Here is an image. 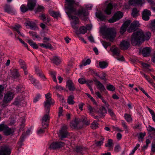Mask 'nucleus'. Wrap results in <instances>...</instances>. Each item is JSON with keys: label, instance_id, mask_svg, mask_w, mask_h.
I'll list each match as a JSON object with an SVG mask.
<instances>
[{"label": "nucleus", "instance_id": "f257e3e1", "mask_svg": "<svg viewBox=\"0 0 155 155\" xmlns=\"http://www.w3.org/2000/svg\"><path fill=\"white\" fill-rule=\"evenodd\" d=\"M65 2L67 4L65 5V8L68 10V12H66L68 15L72 13L75 12L76 15L81 17L83 20L87 19V16L88 13L87 10L81 8L78 9L77 12H76V9L74 7L75 0H65Z\"/></svg>", "mask_w": 155, "mask_h": 155}, {"label": "nucleus", "instance_id": "f03ea898", "mask_svg": "<svg viewBox=\"0 0 155 155\" xmlns=\"http://www.w3.org/2000/svg\"><path fill=\"white\" fill-rule=\"evenodd\" d=\"M151 36L150 32H147L144 34L143 31L141 30H138L133 33L131 40L132 45L134 46H136L140 43L141 41L145 40H148Z\"/></svg>", "mask_w": 155, "mask_h": 155}, {"label": "nucleus", "instance_id": "7ed1b4c3", "mask_svg": "<svg viewBox=\"0 0 155 155\" xmlns=\"http://www.w3.org/2000/svg\"><path fill=\"white\" fill-rule=\"evenodd\" d=\"M81 121L83 123L86 125H88L90 124V120L87 119L86 117L83 116L81 117V119L77 118L74 121H72L71 122L72 125L74 127H78L79 124Z\"/></svg>", "mask_w": 155, "mask_h": 155}, {"label": "nucleus", "instance_id": "20e7f679", "mask_svg": "<svg viewBox=\"0 0 155 155\" xmlns=\"http://www.w3.org/2000/svg\"><path fill=\"white\" fill-rule=\"evenodd\" d=\"M14 98V94L11 92H8L5 94L3 99V103L2 106L3 107L6 106L7 103L11 101Z\"/></svg>", "mask_w": 155, "mask_h": 155}, {"label": "nucleus", "instance_id": "39448f33", "mask_svg": "<svg viewBox=\"0 0 155 155\" xmlns=\"http://www.w3.org/2000/svg\"><path fill=\"white\" fill-rule=\"evenodd\" d=\"M68 15L69 18H71L73 21L71 22V25L72 28L75 30V32L77 33L79 25L78 24L79 22L78 18L75 16H71L70 14Z\"/></svg>", "mask_w": 155, "mask_h": 155}, {"label": "nucleus", "instance_id": "423d86ee", "mask_svg": "<svg viewBox=\"0 0 155 155\" xmlns=\"http://www.w3.org/2000/svg\"><path fill=\"white\" fill-rule=\"evenodd\" d=\"M116 32L115 30L111 28H108L105 32L104 35L107 38L112 41L113 40L115 36Z\"/></svg>", "mask_w": 155, "mask_h": 155}, {"label": "nucleus", "instance_id": "0eeeda50", "mask_svg": "<svg viewBox=\"0 0 155 155\" xmlns=\"http://www.w3.org/2000/svg\"><path fill=\"white\" fill-rule=\"evenodd\" d=\"M2 131L4 134L6 136H8L12 134V130L8 126L4 124H0V131Z\"/></svg>", "mask_w": 155, "mask_h": 155}, {"label": "nucleus", "instance_id": "6e6552de", "mask_svg": "<svg viewBox=\"0 0 155 155\" xmlns=\"http://www.w3.org/2000/svg\"><path fill=\"white\" fill-rule=\"evenodd\" d=\"M67 127L66 125L63 126L58 133V136L61 139L66 138L68 135L67 131Z\"/></svg>", "mask_w": 155, "mask_h": 155}, {"label": "nucleus", "instance_id": "1a4fd4ad", "mask_svg": "<svg viewBox=\"0 0 155 155\" xmlns=\"http://www.w3.org/2000/svg\"><path fill=\"white\" fill-rule=\"evenodd\" d=\"M123 16V14L122 12L120 11L116 13L109 20L110 23H114L121 18Z\"/></svg>", "mask_w": 155, "mask_h": 155}, {"label": "nucleus", "instance_id": "9d476101", "mask_svg": "<svg viewBox=\"0 0 155 155\" xmlns=\"http://www.w3.org/2000/svg\"><path fill=\"white\" fill-rule=\"evenodd\" d=\"M44 115L41 119L42 125L43 127L45 129L48 126V121L49 120V113Z\"/></svg>", "mask_w": 155, "mask_h": 155}, {"label": "nucleus", "instance_id": "9b49d317", "mask_svg": "<svg viewBox=\"0 0 155 155\" xmlns=\"http://www.w3.org/2000/svg\"><path fill=\"white\" fill-rule=\"evenodd\" d=\"M11 150L9 147L3 146L0 147V155H10Z\"/></svg>", "mask_w": 155, "mask_h": 155}, {"label": "nucleus", "instance_id": "f8f14e48", "mask_svg": "<svg viewBox=\"0 0 155 155\" xmlns=\"http://www.w3.org/2000/svg\"><path fill=\"white\" fill-rule=\"evenodd\" d=\"M151 12L147 9H144L142 14V19L144 21H147L150 18V16L151 15Z\"/></svg>", "mask_w": 155, "mask_h": 155}, {"label": "nucleus", "instance_id": "ddd939ff", "mask_svg": "<svg viewBox=\"0 0 155 155\" xmlns=\"http://www.w3.org/2000/svg\"><path fill=\"white\" fill-rule=\"evenodd\" d=\"M54 103V102L52 101V99H47L46 101L44 102V107L46 113L49 112L50 106Z\"/></svg>", "mask_w": 155, "mask_h": 155}, {"label": "nucleus", "instance_id": "4468645a", "mask_svg": "<svg viewBox=\"0 0 155 155\" xmlns=\"http://www.w3.org/2000/svg\"><path fill=\"white\" fill-rule=\"evenodd\" d=\"M29 79L34 85L37 88L39 89L41 88V87L39 82L34 78L32 76L29 75Z\"/></svg>", "mask_w": 155, "mask_h": 155}, {"label": "nucleus", "instance_id": "2eb2a0df", "mask_svg": "<svg viewBox=\"0 0 155 155\" xmlns=\"http://www.w3.org/2000/svg\"><path fill=\"white\" fill-rule=\"evenodd\" d=\"M139 22L137 21H134L130 24V26L127 29L128 32L130 33L135 30L136 28L138 27Z\"/></svg>", "mask_w": 155, "mask_h": 155}, {"label": "nucleus", "instance_id": "dca6fc26", "mask_svg": "<svg viewBox=\"0 0 155 155\" xmlns=\"http://www.w3.org/2000/svg\"><path fill=\"white\" fill-rule=\"evenodd\" d=\"M143 1V0H129L128 3L130 5L136 6L141 5Z\"/></svg>", "mask_w": 155, "mask_h": 155}, {"label": "nucleus", "instance_id": "f3484780", "mask_svg": "<svg viewBox=\"0 0 155 155\" xmlns=\"http://www.w3.org/2000/svg\"><path fill=\"white\" fill-rule=\"evenodd\" d=\"M4 11L9 14L15 15L16 11L9 5H6L4 8Z\"/></svg>", "mask_w": 155, "mask_h": 155}, {"label": "nucleus", "instance_id": "a211bd4d", "mask_svg": "<svg viewBox=\"0 0 155 155\" xmlns=\"http://www.w3.org/2000/svg\"><path fill=\"white\" fill-rule=\"evenodd\" d=\"M130 20H127L125 21L121 27L120 29V33L123 34L126 31L127 28L131 23Z\"/></svg>", "mask_w": 155, "mask_h": 155}, {"label": "nucleus", "instance_id": "6ab92c4d", "mask_svg": "<svg viewBox=\"0 0 155 155\" xmlns=\"http://www.w3.org/2000/svg\"><path fill=\"white\" fill-rule=\"evenodd\" d=\"M36 3V0H28L27 4V7L29 10H32L35 7Z\"/></svg>", "mask_w": 155, "mask_h": 155}, {"label": "nucleus", "instance_id": "aec40b11", "mask_svg": "<svg viewBox=\"0 0 155 155\" xmlns=\"http://www.w3.org/2000/svg\"><path fill=\"white\" fill-rule=\"evenodd\" d=\"M110 50L112 53V55L115 57L119 56L120 55V50L115 46L112 47Z\"/></svg>", "mask_w": 155, "mask_h": 155}, {"label": "nucleus", "instance_id": "412c9836", "mask_svg": "<svg viewBox=\"0 0 155 155\" xmlns=\"http://www.w3.org/2000/svg\"><path fill=\"white\" fill-rule=\"evenodd\" d=\"M64 145V143L62 142L52 143L50 146V148L53 149H55L61 147Z\"/></svg>", "mask_w": 155, "mask_h": 155}, {"label": "nucleus", "instance_id": "4be33fe9", "mask_svg": "<svg viewBox=\"0 0 155 155\" xmlns=\"http://www.w3.org/2000/svg\"><path fill=\"white\" fill-rule=\"evenodd\" d=\"M51 62L56 65H58L61 62V59L58 56H53L50 58Z\"/></svg>", "mask_w": 155, "mask_h": 155}, {"label": "nucleus", "instance_id": "5701e85b", "mask_svg": "<svg viewBox=\"0 0 155 155\" xmlns=\"http://www.w3.org/2000/svg\"><path fill=\"white\" fill-rule=\"evenodd\" d=\"M121 48L123 50L127 49L130 46V43L127 41L123 40L120 44Z\"/></svg>", "mask_w": 155, "mask_h": 155}, {"label": "nucleus", "instance_id": "b1692460", "mask_svg": "<svg viewBox=\"0 0 155 155\" xmlns=\"http://www.w3.org/2000/svg\"><path fill=\"white\" fill-rule=\"evenodd\" d=\"M151 51V50L149 47L144 48L142 51V53L144 57L147 56L149 55Z\"/></svg>", "mask_w": 155, "mask_h": 155}, {"label": "nucleus", "instance_id": "393cba45", "mask_svg": "<svg viewBox=\"0 0 155 155\" xmlns=\"http://www.w3.org/2000/svg\"><path fill=\"white\" fill-rule=\"evenodd\" d=\"M66 86L70 91H74L75 89L74 84L71 80H69L67 82Z\"/></svg>", "mask_w": 155, "mask_h": 155}, {"label": "nucleus", "instance_id": "a878e982", "mask_svg": "<svg viewBox=\"0 0 155 155\" xmlns=\"http://www.w3.org/2000/svg\"><path fill=\"white\" fill-rule=\"evenodd\" d=\"M113 8L112 4L110 3L107 5L106 8L104 10V12L108 15H110L111 12V10Z\"/></svg>", "mask_w": 155, "mask_h": 155}, {"label": "nucleus", "instance_id": "bb28decb", "mask_svg": "<svg viewBox=\"0 0 155 155\" xmlns=\"http://www.w3.org/2000/svg\"><path fill=\"white\" fill-rule=\"evenodd\" d=\"M35 68L37 74L42 78L44 81L46 78L41 70L38 68L36 67Z\"/></svg>", "mask_w": 155, "mask_h": 155}, {"label": "nucleus", "instance_id": "cd10ccee", "mask_svg": "<svg viewBox=\"0 0 155 155\" xmlns=\"http://www.w3.org/2000/svg\"><path fill=\"white\" fill-rule=\"evenodd\" d=\"M96 84L98 89L101 91H104L105 89L103 85L100 81H97Z\"/></svg>", "mask_w": 155, "mask_h": 155}, {"label": "nucleus", "instance_id": "c85d7f7f", "mask_svg": "<svg viewBox=\"0 0 155 155\" xmlns=\"http://www.w3.org/2000/svg\"><path fill=\"white\" fill-rule=\"evenodd\" d=\"M26 136V135L25 134H23L22 136L20 137L19 141L18 143V146L19 147H21L23 145V142Z\"/></svg>", "mask_w": 155, "mask_h": 155}, {"label": "nucleus", "instance_id": "c756f323", "mask_svg": "<svg viewBox=\"0 0 155 155\" xmlns=\"http://www.w3.org/2000/svg\"><path fill=\"white\" fill-rule=\"evenodd\" d=\"M39 45L41 47H42L47 49L49 48L51 49H52L53 48L51 45L50 43H47L46 44L40 43H39Z\"/></svg>", "mask_w": 155, "mask_h": 155}, {"label": "nucleus", "instance_id": "7c9ffc66", "mask_svg": "<svg viewBox=\"0 0 155 155\" xmlns=\"http://www.w3.org/2000/svg\"><path fill=\"white\" fill-rule=\"evenodd\" d=\"M74 96L72 95L69 96L67 100L68 103L70 105L74 104L75 103V102L74 101Z\"/></svg>", "mask_w": 155, "mask_h": 155}, {"label": "nucleus", "instance_id": "2f4dec72", "mask_svg": "<svg viewBox=\"0 0 155 155\" xmlns=\"http://www.w3.org/2000/svg\"><path fill=\"white\" fill-rule=\"evenodd\" d=\"M96 15L98 18L102 21L106 19L105 16L101 12L96 13Z\"/></svg>", "mask_w": 155, "mask_h": 155}, {"label": "nucleus", "instance_id": "473e14b6", "mask_svg": "<svg viewBox=\"0 0 155 155\" xmlns=\"http://www.w3.org/2000/svg\"><path fill=\"white\" fill-rule=\"evenodd\" d=\"M139 15V12L137 10V8H133L132 13V16L133 17H136L138 16Z\"/></svg>", "mask_w": 155, "mask_h": 155}, {"label": "nucleus", "instance_id": "72a5a7b5", "mask_svg": "<svg viewBox=\"0 0 155 155\" xmlns=\"http://www.w3.org/2000/svg\"><path fill=\"white\" fill-rule=\"evenodd\" d=\"M18 63L20 64L21 68L24 69L27 68L25 61L22 59H19L18 61Z\"/></svg>", "mask_w": 155, "mask_h": 155}, {"label": "nucleus", "instance_id": "f704fd0d", "mask_svg": "<svg viewBox=\"0 0 155 155\" xmlns=\"http://www.w3.org/2000/svg\"><path fill=\"white\" fill-rule=\"evenodd\" d=\"M149 27L151 30L154 31H155V19L151 21Z\"/></svg>", "mask_w": 155, "mask_h": 155}, {"label": "nucleus", "instance_id": "c9c22d12", "mask_svg": "<svg viewBox=\"0 0 155 155\" xmlns=\"http://www.w3.org/2000/svg\"><path fill=\"white\" fill-rule=\"evenodd\" d=\"M121 123L124 129L125 133H128L129 132V127L126 124L124 120H121Z\"/></svg>", "mask_w": 155, "mask_h": 155}, {"label": "nucleus", "instance_id": "e433bc0d", "mask_svg": "<svg viewBox=\"0 0 155 155\" xmlns=\"http://www.w3.org/2000/svg\"><path fill=\"white\" fill-rule=\"evenodd\" d=\"M50 15L54 18H57L60 16V14L58 12L51 11L49 12Z\"/></svg>", "mask_w": 155, "mask_h": 155}, {"label": "nucleus", "instance_id": "4c0bfd02", "mask_svg": "<svg viewBox=\"0 0 155 155\" xmlns=\"http://www.w3.org/2000/svg\"><path fill=\"white\" fill-rule=\"evenodd\" d=\"M12 75L13 78H16L20 76V75L16 69L13 70V72L12 73Z\"/></svg>", "mask_w": 155, "mask_h": 155}, {"label": "nucleus", "instance_id": "58836bf2", "mask_svg": "<svg viewBox=\"0 0 155 155\" xmlns=\"http://www.w3.org/2000/svg\"><path fill=\"white\" fill-rule=\"evenodd\" d=\"M50 74L54 81L57 83V81L56 79V72L54 71H51L50 73Z\"/></svg>", "mask_w": 155, "mask_h": 155}, {"label": "nucleus", "instance_id": "ea45409f", "mask_svg": "<svg viewBox=\"0 0 155 155\" xmlns=\"http://www.w3.org/2000/svg\"><path fill=\"white\" fill-rule=\"evenodd\" d=\"M97 76L99 77L101 79L103 80L104 81H106L107 80L106 78L107 75L104 73H103L101 74H97Z\"/></svg>", "mask_w": 155, "mask_h": 155}, {"label": "nucleus", "instance_id": "a19ab883", "mask_svg": "<svg viewBox=\"0 0 155 155\" xmlns=\"http://www.w3.org/2000/svg\"><path fill=\"white\" fill-rule=\"evenodd\" d=\"M124 117L126 120L128 122L132 121V119L130 115L125 114L124 115Z\"/></svg>", "mask_w": 155, "mask_h": 155}, {"label": "nucleus", "instance_id": "79ce46f5", "mask_svg": "<svg viewBox=\"0 0 155 155\" xmlns=\"http://www.w3.org/2000/svg\"><path fill=\"white\" fill-rule=\"evenodd\" d=\"M99 65L100 67L103 69L106 68L107 66V64L104 61L100 62Z\"/></svg>", "mask_w": 155, "mask_h": 155}, {"label": "nucleus", "instance_id": "37998d69", "mask_svg": "<svg viewBox=\"0 0 155 155\" xmlns=\"http://www.w3.org/2000/svg\"><path fill=\"white\" fill-rule=\"evenodd\" d=\"M99 112L102 115L107 113V110L106 109L103 107H102L100 108Z\"/></svg>", "mask_w": 155, "mask_h": 155}, {"label": "nucleus", "instance_id": "c03bdc74", "mask_svg": "<svg viewBox=\"0 0 155 155\" xmlns=\"http://www.w3.org/2000/svg\"><path fill=\"white\" fill-rule=\"evenodd\" d=\"M45 8L42 6L38 5L35 10L36 12H41L44 11Z\"/></svg>", "mask_w": 155, "mask_h": 155}, {"label": "nucleus", "instance_id": "a18cd8bd", "mask_svg": "<svg viewBox=\"0 0 155 155\" xmlns=\"http://www.w3.org/2000/svg\"><path fill=\"white\" fill-rule=\"evenodd\" d=\"M21 12H25L28 10V8L25 5H23L20 7Z\"/></svg>", "mask_w": 155, "mask_h": 155}, {"label": "nucleus", "instance_id": "49530a36", "mask_svg": "<svg viewBox=\"0 0 155 155\" xmlns=\"http://www.w3.org/2000/svg\"><path fill=\"white\" fill-rule=\"evenodd\" d=\"M113 145V140L111 139H109L107 141V143L105 144V146L107 147H110Z\"/></svg>", "mask_w": 155, "mask_h": 155}, {"label": "nucleus", "instance_id": "de8ad7c7", "mask_svg": "<svg viewBox=\"0 0 155 155\" xmlns=\"http://www.w3.org/2000/svg\"><path fill=\"white\" fill-rule=\"evenodd\" d=\"M79 30L80 33L82 34H84L87 32L86 28L84 26L80 27Z\"/></svg>", "mask_w": 155, "mask_h": 155}, {"label": "nucleus", "instance_id": "09e8293b", "mask_svg": "<svg viewBox=\"0 0 155 155\" xmlns=\"http://www.w3.org/2000/svg\"><path fill=\"white\" fill-rule=\"evenodd\" d=\"M91 62V60L90 59H88L85 62H83L82 64L80 65V68L83 66H85L87 64H89Z\"/></svg>", "mask_w": 155, "mask_h": 155}, {"label": "nucleus", "instance_id": "8fccbe9b", "mask_svg": "<svg viewBox=\"0 0 155 155\" xmlns=\"http://www.w3.org/2000/svg\"><path fill=\"white\" fill-rule=\"evenodd\" d=\"M98 123L96 121H94L91 124V127L93 129H96L98 127Z\"/></svg>", "mask_w": 155, "mask_h": 155}, {"label": "nucleus", "instance_id": "3c124183", "mask_svg": "<svg viewBox=\"0 0 155 155\" xmlns=\"http://www.w3.org/2000/svg\"><path fill=\"white\" fill-rule=\"evenodd\" d=\"M18 39L19 40L21 43L23 44L24 46L28 50H29V48H28L27 44L25 43L22 39L19 38H16Z\"/></svg>", "mask_w": 155, "mask_h": 155}, {"label": "nucleus", "instance_id": "603ef678", "mask_svg": "<svg viewBox=\"0 0 155 155\" xmlns=\"http://www.w3.org/2000/svg\"><path fill=\"white\" fill-rule=\"evenodd\" d=\"M146 134L145 133H140L139 134V136L138 137L139 141H142V139L145 136Z\"/></svg>", "mask_w": 155, "mask_h": 155}, {"label": "nucleus", "instance_id": "864d4df0", "mask_svg": "<svg viewBox=\"0 0 155 155\" xmlns=\"http://www.w3.org/2000/svg\"><path fill=\"white\" fill-rule=\"evenodd\" d=\"M104 140V138L102 137L101 140L100 141L97 142L96 143V144L97 146H100L102 145L103 143V141Z\"/></svg>", "mask_w": 155, "mask_h": 155}, {"label": "nucleus", "instance_id": "5fc2aeb1", "mask_svg": "<svg viewBox=\"0 0 155 155\" xmlns=\"http://www.w3.org/2000/svg\"><path fill=\"white\" fill-rule=\"evenodd\" d=\"M28 25L30 27L31 29H33L36 26L35 24L32 21H29L28 23Z\"/></svg>", "mask_w": 155, "mask_h": 155}, {"label": "nucleus", "instance_id": "6e6d98bb", "mask_svg": "<svg viewBox=\"0 0 155 155\" xmlns=\"http://www.w3.org/2000/svg\"><path fill=\"white\" fill-rule=\"evenodd\" d=\"M107 88L108 90L112 91H114L115 89L114 86L112 85H108Z\"/></svg>", "mask_w": 155, "mask_h": 155}, {"label": "nucleus", "instance_id": "4d7b16f0", "mask_svg": "<svg viewBox=\"0 0 155 155\" xmlns=\"http://www.w3.org/2000/svg\"><path fill=\"white\" fill-rule=\"evenodd\" d=\"M147 130L150 132H153L155 133V128L149 126L147 128Z\"/></svg>", "mask_w": 155, "mask_h": 155}, {"label": "nucleus", "instance_id": "13d9d810", "mask_svg": "<svg viewBox=\"0 0 155 155\" xmlns=\"http://www.w3.org/2000/svg\"><path fill=\"white\" fill-rule=\"evenodd\" d=\"M142 75L143 76L144 78H145L147 81L149 82L150 83H151V80L150 79V78L148 77V76L143 73L141 72Z\"/></svg>", "mask_w": 155, "mask_h": 155}, {"label": "nucleus", "instance_id": "bf43d9fd", "mask_svg": "<svg viewBox=\"0 0 155 155\" xmlns=\"http://www.w3.org/2000/svg\"><path fill=\"white\" fill-rule=\"evenodd\" d=\"M121 150V147L119 145H117L115 146L114 151L116 153L119 152Z\"/></svg>", "mask_w": 155, "mask_h": 155}, {"label": "nucleus", "instance_id": "052dcab7", "mask_svg": "<svg viewBox=\"0 0 155 155\" xmlns=\"http://www.w3.org/2000/svg\"><path fill=\"white\" fill-rule=\"evenodd\" d=\"M108 112L110 116L111 117H114L115 116V114L112 110L110 108L108 109Z\"/></svg>", "mask_w": 155, "mask_h": 155}, {"label": "nucleus", "instance_id": "680f3d73", "mask_svg": "<svg viewBox=\"0 0 155 155\" xmlns=\"http://www.w3.org/2000/svg\"><path fill=\"white\" fill-rule=\"evenodd\" d=\"M78 81L81 84H84L86 83V81L84 78H80L78 79Z\"/></svg>", "mask_w": 155, "mask_h": 155}, {"label": "nucleus", "instance_id": "e2e57ef3", "mask_svg": "<svg viewBox=\"0 0 155 155\" xmlns=\"http://www.w3.org/2000/svg\"><path fill=\"white\" fill-rule=\"evenodd\" d=\"M86 95L91 100V101L93 102V103L94 104H96V102L94 100V99L93 98L91 97L90 94H88V93H86Z\"/></svg>", "mask_w": 155, "mask_h": 155}, {"label": "nucleus", "instance_id": "0e129e2a", "mask_svg": "<svg viewBox=\"0 0 155 155\" xmlns=\"http://www.w3.org/2000/svg\"><path fill=\"white\" fill-rule=\"evenodd\" d=\"M115 58L119 61H124V57L122 56H120V55L119 56L116 57Z\"/></svg>", "mask_w": 155, "mask_h": 155}, {"label": "nucleus", "instance_id": "69168bd1", "mask_svg": "<svg viewBox=\"0 0 155 155\" xmlns=\"http://www.w3.org/2000/svg\"><path fill=\"white\" fill-rule=\"evenodd\" d=\"M63 108L61 107H60L59 108L58 116L60 117L62 116Z\"/></svg>", "mask_w": 155, "mask_h": 155}, {"label": "nucleus", "instance_id": "338daca9", "mask_svg": "<svg viewBox=\"0 0 155 155\" xmlns=\"http://www.w3.org/2000/svg\"><path fill=\"white\" fill-rule=\"evenodd\" d=\"M103 45L104 48L106 49L108 46L110 45L111 44L109 42H104L103 43Z\"/></svg>", "mask_w": 155, "mask_h": 155}, {"label": "nucleus", "instance_id": "774afa93", "mask_svg": "<svg viewBox=\"0 0 155 155\" xmlns=\"http://www.w3.org/2000/svg\"><path fill=\"white\" fill-rule=\"evenodd\" d=\"M41 97V95L40 94H38L37 96L34 99L33 101L35 103H36L40 99V98Z\"/></svg>", "mask_w": 155, "mask_h": 155}]
</instances>
